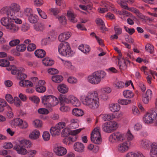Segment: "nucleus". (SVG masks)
<instances>
[{
  "instance_id": "nucleus-1",
  "label": "nucleus",
  "mask_w": 157,
  "mask_h": 157,
  "mask_svg": "<svg viewBox=\"0 0 157 157\" xmlns=\"http://www.w3.org/2000/svg\"><path fill=\"white\" fill-rule=\"evenodd\" d=\"M106 75L105 73L103 71H97L88 77L89 82L93 84H96L101 81V78H103Z\"/></svg>"
},
{
  "instance_id": "nucleus-2",
  "label": "nucleus",
  "mask_w": 157,
  "mask_h": 157,
  "mask_svg": "<svg viewBox=\"0 0 157 157\" xmlns=\"http://www.w3.org/2000/svg\"><path fill=\"white\" fill-rule=\"evenodd\" d=\"M87 100L83 101V104L89 106L90 108L93 109H96L98 108L99 105V100Z\"/></svg>"
},
{
  "instance_id": "nucleus-3",
  "label": "nucleus",
  "mask_w": 157,
  "mask_h": 157,
  "mask_svg": "<svg viewBox=\"0 0 157 157\" xmlns=\"http://www.w3.org/2000/svg\"><path fill=\"white\" fill-rule=\"evenodd\" d=\"M1 13L2 14H6L10 20L11 19H14V16L11 13L10 6H5L2 8L0 11Z\"/></svg>"
},
{
  "instance_id": "nucleus-4",
  "label": "nucleus",
  "mask_w": 157,
  "mask_h": 157,
  "mask_svg": "<svg viewBox=\"0 0 157 157\" xmlns=\"http://www.w3.org/2000/svg\"><path fill=\"white\" fill-rule=\"evenodd\" d=\"M130 145V142L129 141L120 144L118 146V151L121 152H124L127 151Z\"/></svg>"
},
{
  "instance_id": "nucleus-5",
  "label": "nucleus",
  "mask_w": 157,
  "mask_h": 157,
  "mask_svg": "<svg viewBox=\"0 0 157 157\" xmlns=\"http://www.w3.org/2000/svg\"><path fill=\"white\" fill-rule=\"evenodd\" d=\"M53 151L56 154L59 156H62L65 155L67 152L66 149L62 146L55 147Z\"/></svg>"
},
{
  "instance_id": "nucleus-6",
  "label": "nucleus",
  "mask_w": 157,
  "mask_h": 157,
  "mask_svg": "<svg viewBox=\"0 0 157 157\" xmlns=\"http://www.w3.org/2000/svg\"><path fill=\"white\" fill-rule=\"evenodd\" d=\"M69 44L68 43L66 42H62L59 44L58 47V50L59 53L61 54L62 53L65 54L64 50L67 49L68 50Z\"/></svg>"
},
{
  "instance_id": "nucleus-7",
  "label": "nucleus",
  "mask_w": 157,
  "mask_h": 157,
  "mask_svg": "<svg viewBox=\"0 0 157 157\" xmlns=\"http://www.w3.org/2000/svg\"><path fill=\"white\" fill-rule=\"evenodd\" d=\"M13 149L16 150L18 154L22 155H25L27 153V150L22 145L15 146Z\"/></svg>"
},
{
  "instance_id": "nucleus-8",
  "label": "nucleus",
  "mask_w": 157,
  "mask_h": 157,
  "mask_svg": "<svg viewBox=\"0 0 157 157\" xmlns=\"http://www.w3.org/2000/svg\"><path fill=\"white\" fill-rule=\"evenodd\" d=\"M152 92L151 90L150 89L147 90L145 94H143V101L145 104H147L148 103L149 98H151L152 96Z\"/></svg>"
},
{
  "instance_id": "nucleus-9",
  "label": "nucleus",
  "mask_w": 157,
  "mask_h": 157,
  "mask_svg": "<svg viewBox=\"0 0 157 157\" xmlns=\"http://www.w3.org/2000/svg\"><path fill=\"white\" fill-rule=\"evenodd\" d=\"M85 147L84 144L81 143L77 142L74 145L75 150L79 152H83L84 149Z\"/></svg>"
},
{
  "instance_id": "nucleus-10",
  "label": "nucleus",
  "mask_w": 157,
  "mask_h": 157,
  "mask_svg": "<svg viewBox=\"0 0 157 157\" xmlns=\"http://www.w3.org/2000/svg\"><path fill=\"white\" fill-rule=\"evenodd\" d=\"M71 36L70 32H65L60 34L58 37L59 40L61 42H65V40L68 39Z\"/></svg>"
},
{
  "instance_id": "nucleus-11",
  "label": "nucleus",
  "mask_w": 157,
  "mask_h": 157,
  "mask_svg": "<svg viewBox=\"0 0 157 157\" xmlns=\"http://www.w3.org/2000/svg\"><path fill=\"white\" fill-rule=\"evenodd\" d=\"M123 135L119 132L113 133L110 136V138H112L115 140L119 141L123 138Z\"/></svg>"
},
{
  "instance_id": "nucleus-12",
  "label": "nucleus",
  "mask_w": 157,
  "mask_h": 157,
  "mask_svg": "<svg viewBox=\"0 0 157 157\" xmlns=\"http://www.w3.org/2000/svg\"><path fill=\"white\" fill-rule=\"evenodd\" d=\"M91 139H96V138H101V134L99 131V129L95 128L91 134Z\"/></svg>"
},
{
  "instance_id": "nucleus-13",
  "label": "nucleus",
  "mask_w": 157,
  "mask_h": 157,
  "mask_svg": "<svg viewBox=\"0 0 157 157\" xmlns=\"http://www.w3.org/2000/svg\"><path fill=\"white\" fill-rule=\"evenodd\" d=\"M58 90L62 94H65L67 93L68 90V88L67 86L64 84H60L57 87Z\"/></svg>"
},
{
  "instance_id": "nucleus-14",
  "label": "nucleus",
  "mask_w": 157,
  "mask_h": 157,
  "mask_svg": "<svg viewBox=\"0 0 157 157\" xmlns=\"http://www.w3.org/2000/svg\"><path fill=\"white\" fill-rule=\"evenodd\" d=\"M52 95H46L42 98V102L43 104L49 107Z\"/></svg>"
},
{
  "instance_id": "nucleus-15",
  "label": "nucleus",
  "mask_w": 157,
  "mask_h": 157,
  "mask_svg": "<svg viewBox=\"0 0 157 157\" xmlns=\"http://www.w3.org/2000/svg\"><path fill=\"white\" fill-rule=\"evenodd\" d=\"M40 135L39 131L37 130L33 131L29 135V138L32 140H36L38 139Z\"/></svg>"
},
{
  "instance_id": "nucleus-16",
  "label": "nucleus",
  "mask_w": 157,
  "mask_h": 157,
  "mask_svg": "<svg viewBox=\"0 0 157 157\" xmlns=\"http://www.w3.org/2000/svg\"><path fill=\"white\" fill-rule=\"evenodd\" d=\"M10 29L12 32H14L17 31L19 29L18 25H17L15 22H14L13 21H10V25L7 27V28Z\"/></svg>"
},
{
  "instance_id": "nucleus-17",
  "label": "nucleus",
  "mask_w": 157,
  "mask_h": 157,
  "mask_svg": "<svg viewBox=\"0 0 157 157\" xmlns=\"http://www.w3.org/2000/svg\"><path fill=\"white\" fill-rule=\"evenodd\" d=\"M109 109L112 112H117L120 110V106L117 103H111L109 105Z\"/></svg>"
},
{
  "instance_id": "nucleus-18",
  "label": "nucleus",
  "mask_w": 157,
  "mask_h": 157,
  "mask_svg": "<svg viewBox=\"0 0 157 157\" xmlns=\"http://www.w3.org/2000/svg\"><path fill=\"white\" fill-rule=\"evenodd\" d=\"M35 55L37 57L42 58L45 56L46 52L43 49H38L35 51Z\"/></svg>"
},
{
  "instance_id": "nucleus-19",
  "label": "nucleus",
  "mask_w": 157,
  "mask_h": 157,
  "mask_svg": "<svg viewBox=\"0 0 157 157\" xmlns=\"http://www.w3.org/2000/svg\"><path fill=\"white\" fill-rule=\"evenodd\" d=\"M151 157H157V145L152 144L151 146L150 152Z\"/></svg>"
},
{
  "instance_id": "nucleus-20",
  "label": "nucleus",
  "mask_w": 157,
  "mask_h": 157,
  "mask_svg": "<svg viewBox=\"0 0 157 157\" xmlns=\"http://www.w3.org/2000/svg\"><path fill=\"white\" fill-rule=\"evenodd\" d=\"M99 100V99L98 98V94L96 93H91L90 95L86 97L85 98L84 100Z\"/></svg>"
},
{
  "instance_id": "nucleus-21",
  "label": "nucleus",
  "mask_w": 157,
  "mask_h": 157,
  "mask_svg": "<svg viewBox=\"0 0 157 157\" xmlns=\"http://www.w3.org/2000/svg\"><path fill=\"white\" fill-rule=\"evenodd\" d=\"M84 112L81 109L75 108L72 110V114L77 117L82 116L84 114Z\"/></svg>"
},
{
  "instance_id": "nucleus-22",
  "label": "nucleus",
  "mask_w": 157,
  "mask_h": 157,
  "mask_svg": "<svg viewBox=\"0 0 157 157\" xmlns=\"http://www.w3.org/2000/svg\"><path fill=\"white\" fill-rule=\"evenodd\" d=\"M50 101L49 107L54 106L57 105L59 103L58 99L53 95L52 96Z\"/></svg>"
},
{
  "instance_id": "nucleus-23",
  "label": "nucleus",
  "mask_w": 157,
  "mask_h": 157,
  "mask_svg": "<svg viewBox=\"0 0 157 157\" xmlns=\"http://www.w3.org/2000/svg\"><path fill=\"white\" fill-rule=\"evenodd\" d=\"M43 63L47 66H50L53 65L54 63V61L49 58H45L42 60Z\"/></svg>"
},
{
  "instance_id": "nucleus-24",
  "label": "nucleus",
  "mask_w": 157,
  "mask_h": 157,
  "mask_svg": "<svg viewBox=\"0 0 157 157\" xmlns=\"http://www.w3.org/2000/svg\"><path fill=\"white\" fill-rule=\"evenodd\" d=\"M67 14L68 19L71 22L73 23H75L77 22V20L76 18L75 15L73 13H72L71 11H68Z\"/></svg>"
},
{
  "instance_id": "nucleus-25",
  "label": "nucleus",
  "mask_w": 157,
  "mask_h": 157,
  "mask_svg": "<svg viewBox=\"0 0 157 157\" xmlns=\"http://www.w3.org/2000/svg\"><path fill=\"white\" fill-rule=\"evenodd\" d=\"M63 79V77L61 75H53L52 77V81L56 83H59L61 82Z\"/></svg>"
},
{
  "instance_id": "nucleus-26",
  "label": "nucleus",
  "mask_w": 157,
  "mask_h": 157,
  "mask_svg": "<svg viewBox=\"0 0 157 157\" xmlns=\"http://www.w3.org/2000/svg\"><path fill=\"white\" fill-rule=\"evenodd\" d=\"M20 144L23 145L24 147H30L32 145V144L29 140L25 139L21 140L20 142Z\"/></svg>"
},
{
  "instance_id": "nucleus-27",
  "label": "nucleus",
  "mask_w": 157,
  "mask_h": 157,
  "mask_svg": "<svg viewBox=\"0 0 157 157\" xmlns=\"http://www.w3.org/2000/svg\"><path fill=\"white\" fill-rule=\"evenodd\" d=\"M102 128L103 131L105 132L111 133L113 132L108 122L104 123L102 125Z\"/></svg>"
},
{
  "instance_id": "nucleus-28",
  "label": "nucleus",
  "mask_w": 157,
  "mask_h": 157,
  "mask_svg": "<svg viewBox=\"0 0 157 157\" xmlns=\"http://www.w3.org/2000/svg\"><path fill=\"white\" fill-rule=\"evenodd\" d=\"M118 64L120 68L121 69H126L127 68V65L126 64V61L124 58L122 59L121 61L120 60V59L118 58Z\"/></svg>"
},
{
  "instance_id": "nucleus-29",
  "label": "nucleus",
  "mask_w": 157,
  "mask_h": 157,
  "mask_svg": "<svg viewBox=\"0 0 157 157\" xmlns=\"http://www.w3.org/2000/svg\"><path fill=\"white\" fill-rule=\"evenodd\" d=\"M124 96L127 98H131L134 97V94L131 91L126 90H124L123 92Z\"/></svg>"
},
{
  "instance_id": "nucleus-30",
  "label": "nucleus",
  "mask_w": 157,
  "mask_h": 157,
  "mask_svg": "<svg viewBox=\"0 0 157 157\" xmlns=\"http://www.w3.org/2000/svg\"><path fill=\"white\" fill-rule=\"evenodd\" d=\"M154 119L149 113H147L144 117V120L146 123L150 124L152 122Z\"/></svg>"
},
{
  "instance_id": "nucleus-31",
  "label": "nucleus",
  "mask_w": 157,
  "mask_h": 157,
  "mask_svg": "<svg viewBox=\"0 0 157 157\" xmlns=\"http://www.w3.org/2000/svg\"><path fill=\"white\" fill-rule=\"evenodd\" d=\"M50 132L52 136H55L58 135L60 133L59 130L56 126L52 127L50 129Z\"/></svg>"
},
{
  "instance_id": "nucleus-32",
  "label": "nucleus",
  "mask_w": 157,
  "mask_h": 157,
  "mask_svg": "<svg viewBox=\"0 0 157 157\" xmlns=\"http://www.w3.org/2000/svg\"><path fill=\"white\" fill-rule=\"evenodd\" d=\"M1 22L3 25L6 27L7 28V27H8L10 24V21L8 18L6 17L2 18L1 20Z\"/></svg>"
},
{
  "instance_id": "nucleus-33",
  "label": "nucleus",
  "mask_w": 157,
  "mask_h": 157,
  "mask_svg": "<svg viewBox=\"0 0 157 157\" xmlns=\"http://www.w3.org/2000/svg\"><path fill=\"white\" fill-rule=\"evenodd\" d=\"M34 28L36 30L43 31L44 29L43 24L41 22H38L34 25Z\"/></svg>"
},
{
  "instance_id": "nucleus-34",
  "label": "nucleus",
  "mask_w": 157,
  "mask_h": 157,
  "mask_svg": "<svg viewBox=\"0 0 157 157\" xmlns=\"http://www.w3.org/2000/svg\"><path fill=\"white\" fill-rule=\"evenodd\" d=\"M61 135L63 137H66L71 135V129L68 128H65L62 132Z\"/></svg>"
},
{
  "instance_id": "nucleus-35",
  "label": "nucleus",
  "mask_w": 157,
  "mask_h": 157,
  "mask_svg": "<svg viewBox=\"0 0 157 157\" xmlns=\"http://www.w3.org/2000/svg\"><path fill=\"white\" fill-rule=\"evenodd\" d=\"M70 102L74 106H77V103L78 102V100L77 99L73 96H70L69 97Z\"/></svg>"
},
{
  "instance_id": "nucleus-36",
  "label": "nucleus",
  "mask_w": 157,
  "mask_h": 157,
  "mask_svg": "<svg viewBox=\"0 0 157 157\" xmlns=\"http://www.w3.org/2000/svg\"><path fill=\"white\" fill-rule=\"evenodd\" d=\"M10 7L11 11L12 10L16 12H18L20 10V6L16 3L12 4Z\"/></svg>"
},
{
  "instance_id": "nucleus-37",
  "label": "nucleus",
  "mask_w": 157,
  "mask_h": 157,
  "mask_svg": "<svg viewBox=\"0 0 157 157\" xmlns=\"http://www.w3.org/2000/svg\"><path fill=\"white\" fill-rule=\"evenodd\" d=\"M7 105V103L5 100L0 99V112L3 111L5 107Z\"/></svg>"
},
{
  "instance_id": "nucleus-38",
  "label": "nucleus",
  "mask_w": 157,
  "mask_h": 157,
  "mask_svg": "<svg viewBox=\"0 0 157 157\" xmlns=\"http://www.w3.org/2000/svg\"><path fill=\"white\" fill-rule=\"evenodd\" d=\"M60 23L63 25H65L67 24V20L66 17L64 16H61L57 17Z\"/></svg>"
},
{
  "instance_id": "nucleus-39",
  "label": "nucleus",
  "mask_w": 157,
  "mask_h": 157,
  "mask_svg": "<svg viewBox=\"0 0 157 157\" xmlns=\"http://www.w3.org/2000/svg\"><path fill=\"white\" fill-rule=\"evenodd\" d=\"M109 124L110 125L111 128L112 129L113 131L116 130V129L118 127V124L115 121H112L109 122Z\"/></svg>"
},
{
  "instance_id": "nucleus-40",
  "label": "nucleus",
  "mask_w": 157,
  "mask_h": 157,
  "mask_svg": "<svg viewBox=\"0 0 157 157\" xmlns=\"http://www.w3.org/2000/svg\"><path fill=\"white\" fill-rule=\"evenodd\" d=\"M113 114L111 115L110 114H106L104 115L103 117V120L105 121H109L114 119V117Z\"/></svg>"
},
{
  "instance_id": "nucleus-41",
  "label": "nucleus",
  "mask_w": 157,
  "mask_h": 157,
  "mask_svg": "<svg viewBox=\"0 0 157 157\" xmlns=\"http://www.w3.org/2000/svg\"><path fill=\"white\" fill-rule=\"evenodd\" d=\"M118 102L122 105H127L131 102V100L121 99L118 100Z\"/></svg>"
},
{
  "instance_id": "nucleus-42",
  "label": "nucleus",
  "mask_w": 157,
  "mask_h": 157,
  "mask_svg": "<svg viewBox=\"0 0 157 157\" xmlns=\"http://www.w3.org/2000/svg\"><path fill=\"white\" fill-rule=\"evenodd\" d=\"M10 62L6 59H0V66L3 67H7L9 66Z\"/></svg>"
},
{
  "instance_id": "nucleus-43",
  "label": "nucleus",
  "mask_w": 157,
  "mask_h": 157,
  "mask_svg": "<svg viewBox=\"0 0 157 157\" xmlns=\"http://www.w3.org/2000/svg\"><path fill=\"white\" fill-rule=\"evenodd\" d=\"M36 91L39 93H42L44 92L46 90V88L43 86L37 85V87H36Z\"/></svg>"
},
{
  "instance_id": "nucleus-44",
  "label": "nucleus",
  "mask_w": 157,
  "mask_h": 157,
  "mask_svg": "<svg viewBox=\"0 0 157 157\" xmlns=\"http://www.w3.org/2000/svg\"><path fill=\"white\" fill-rule=\"evenodd\" d=\"M37 17L35 15H32L29 17V21L30 23H35L37 21Z\"/></svg>"
},
{
  "instance_id": "nucleus-45",
  "label": "nucleus",
  "mask_w": 157,
  "mask_h": 157,
  "mask_svg": "<svg viewBox=\"0 0 157 157\" xmlns=\"http://www.w3.org/2000/svg\"><path fill=\"white\" fill-rule=\"evenodd\" d=\"M26 46L25 44H21L17 46L16 49L19 52H23L26 49Z\"/></svg>"
},
{
  "instance_id": "nucleus-46",
  "label": "nucleus",
  "mask_w": 157,
  "mask_h": 157,
  "mask_svg": "<svg viewBox=\"0 0 157 157\" xmlns=\"http://www.w3.org/2000/svg\"><path fill=\"white\" fill-rule=\"evenodd\" d=\"M145 49L147 51L149 52L151 54L153 53L154 47L153 45H151L150 44H148L146 45Z\"/></svg>"
},
{
  "instance_id": "nucleus-47",
  "label": "nucleus",
  "mask_w": 157,
  "mask_h": 157,
  "mask_svg": "<svg viewBox=\"0 0 157 157\" xmlns=\"http://www.w3.org/2000/svg\"><path fill=\"white\" fill-rule=\"evenodd\" d=\"M29 99L31 101L36 104H38L40 101L39 98L36 96L30 97H29Z\"/></svg>"
},
{
  "instance_id": "nucleus-48",
  "label": "nucleus",
  "mask_w": 157,
  "mask_h": 157,
  "mask_svg": "<svg viewBox=\"0 0 157 157\" xmlns=\"http://www.w3.org/2000/svg\"><path fill=\"white\" fill-rule=\"evenodd\" d=\"M13 102L14 105L17 107L21 105L22 103L21 101L17 97H15L14 98Z\"/></svg>"
},
{
  "instance_id": "nucleus-49",
  "label": "nucleus",
  "mask_w": 157,
  "mask_h": 157,
  "mask_svg": "<svg viewBox=\"0 0 157 157\" xmlns=\"http://www.w3.org/2000/svg\"><path fill=\"white\" fill-rule=\"evenodd\" d=\"M42 137L44 141H48L50 139V135L48 132L45 131L43 132Z\"/></svg>"
},
{
  "instance_id": "nucleus-50",
  "label": "nucleus",
  "mask_w": 157,
  "mask_h": 157,
  "mask_svg": "<svg viewBox=\"0 0 157 157\" xmlns=\"http://www.w3.org/2000/svg\"><path fill=\"white\" fill-rule=\"evenodd\" d=\"M38 113L42 114H47L49 113V111L45 108H40L38 110Z\"/></svg>"
},
{
  "instance_id": "nucleus-51",
  "label": "nucleus",
  "mask_w": 157,
  "mask_h": 157,
  "mask_svg": "<svg viewBox=\"0 0 157 157\" xmlns=\"http://www.w3.org/2000/svg\"><path fill=\"white\" fill-rule=\"evenodd\" d=\"M66 124L64 122H60L59 123L56 125V126L60 132V130L64 128L65 127Z\"/></svg>"
},
{
  "instance_id": "nucleus-52",
  "label": "nucleus",
  "mask_w": 157,
  "mask_h": 157,
  "mask_svg": "<svg viewBox=\"0 0 157 157\" xmlns=\"http://www.w3.org/2000/svg\"><path fill=\"white\" fill-rule=\"evenodd\" d=\"M33 124L36 128L41 127L42 125V121L39 120H36L33 121Z\"/></svg>"
},
{
  "instance_id": "nucleus-53",
  "label": "nucleus",
  "mask_w": 157,
  "mask_h": 157,
  "mask_svg": "<svg viewBox=\"0 0 157 157\" xmlns=\"http://www.w3.org/2000/svg\"><path fill=\"white\" fill-rule=\"evenodd\" d=\"M36 48V45L33 43L30 44L27 47V50L31 52L35 50Z\"/></svg>"
},
{
  "instance_id": "nucleus-54",
  "label": "nucleus",
  "mask_w": 157,
  "mask_h": 157,
  "mask_svg": "<svg viewBox=\"0 0 157 157\" xmlns=\"http://www.w3.org/2000/svg\"><path fill=\"white\" fill-rule=\"evenodd\" d=\"M13 68L11 71L12 74L13 75L17 74V75L21 73V70L18 69L17 68L14 66H13Z\"/></svg>"
},
{
  "instance_id": "nucleus-55",
  "label": "nucleus",
  "mask_w": 157,
  "mask_h": 157,
  "mask_svg": "<svg viewBox=\"0 0 157 157\" xmlns=\"http://www.w3.org/2000/svg\"><path fill=\"white\" fill-rule=\"evenodd\" d=\"M6 99L8 102L10 103L13 102L14 99L13 98L12 95L10 94H7L6 95Z\"/></svg>"
},
{
  "instance_id": "nucleus-56",
  "label": "nucleus",
  "mask_w": 157,
  "mask_h": 157,
  "mask_svg": "<svg viewBox=\"0 0 157 157\" xmlns=\"http://www.w3.org/2000/svg\"><path fill=\"white\" fill-rule=\"evenodd\" d=\"M48 72L50 74L54 75L59 73V71L56 69L54 68H49L48 70Z\"/></svg>"
},
{
  "instance_id": "nucleus-57",
  "label": "nucleus",
  "mask_w": 157,
  "mask_h": 157,
  "mask_svg": "<svg viewBox=\"0 0 157 157\" xmlns=\"http://www.w3.org/2000/svg\"><path fill=\"white\" fill-rule=\"evenodd\" d=\"M37 10L39 14L42 18L45 19L47 18V16L44 12L42 11L40 9H38Z\"/></svg>"
},
{
  "instance_id": "nucleus-58",
  "label": "nucleus",
  "mask_w": 157,
  "mask_h": 157,
  "mask_svg": "<svg viewBox=\"0 0 157 157\" xmlns=\"http://www.w3.org/2000/svg\"><path fill=\"white\" fill-rule=\"evenodd\" d=\"M22 120L20 118H17L14 119L13 121V123L14 125L18 126L20 127L21 123H22Z\"/></svg>"
},
{
  "instance_id": "nucleus-59",
  "label": "nucleus",
  "mask_w": 157,
  "mask_h": 157,
  "mask_svg": "<svg viewBox=\"0 0 157 157\" xmlns=\"http://www.w3.org/2000/svg\"><path fill=\"white\" fill-rule=\"evenodd\" d=\"M20 41V40L18 39L13 40L10 42L9 44L11 46H14L19 44Z\"/></svg>"
},
{
  "instance_id": "nucleus-60",
  "label": "nucleus",
  "mask_w": 157,
  "mask_h": 157,
  "mask_svg": "<svg viewBox=\"0 0 157 157\" xmlns=\"http://www.w3.org/2000/svg\"><path fill=\"white\" fill-rule=\"evenodd\" d=\"M124 29L125 31L128 33L130 35H132V34L135 33V30L134 29L132 28H129L128 27H126L125 26H124Z\"/></svg>"
},
{
  "instance_id": "nucleus-61",
  "label": "nucleus",
  "mask_w": 157,
  "mask_h": 157,
  "mask_svg": "<svg viewBox=\"0 0 157 157\" xmlns=\"http://www.w3.org/2000/svg\"><path fill=\"white\" fill-rule=\"evenodd\" d=\"M27 77V75L22 73L21 71V73L19 74L17 76V78L19 80H22L25 79Z\"/></svg>"
},
{
  "instance_id": "nucleus-62",
  "label": "nucleus",
  "mask_w": 157,
  "mask_h": 157,
  "mask_svg": "<svg viewBox=\"0 0 157 157\" xmlns=\"http://www.w3.org/2000/svg\"><path fill=\"white\" fill-rule=\"evenodd\" d=\"M67 81L70 83L74 84L76 83L77 82V79L74 77H70L67 79Z\"/></svg>"
},
{
  "instance_id": "nucleus-63",
  "label": "nucleus",
  "mask_w": 157,
  "mask_h": 157,
  "mask_svg": "<svg viewBox=\"0 0 157 157\" xmlns=\"http://www.w3.org/2000/svg\"><path fill=\"white\" fill-rule=\"evenodd\" d=\"M32 13V10L30 8H27L25 11V15L29 17L33 15Z\"/></svg>"
},
{
  "instance_id": "nucleus-64",
  "label": "nucleus",
  "mask_w": 157,
  "mask_h": 157,
  "mask_svg": "<svg viewBox=\"0 0 157 157\" xmlns=\"http://www.w3.org/2000/svg\"><path fill=\"white\" fill-rule=\"evenodd\" d=\"M151 116L154 119L157 117V109H153L151 111L150 114Z\"/></svg>"
}]
</instances>
